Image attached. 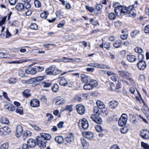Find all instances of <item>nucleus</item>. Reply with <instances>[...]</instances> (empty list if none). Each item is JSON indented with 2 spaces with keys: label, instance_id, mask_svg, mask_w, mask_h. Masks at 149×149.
Masks as SVG:
<instances>
[{
  "label": "nucleus",
  "instance_id": "6e6552de",
  "mask_svg": "<svg viewBox=\"0 0 149 149\" xmlns=\"http://www.w3.org/2000/svg\"><path fill=\"white\" fill-rule=\"evenodd\" d=\"M76 109L77 113L80 115H83L85 113V107L82 104L77 105L76 106Z\"/></svg>",
  "mask_w": 149,
  "mask_h": 149
},
{
  "label": "nucleus",
  "instance_id": "dca6fc26",
  "mask_svg": "<svg viewBox=\"0 0 149 149\" xmlns=\"http://www.w3.org/2000/svg\"><path fill=\"white\" fill-rule=\"evenodd\" d=\"M30 105L33 107H39L40 106V102L39 100L36 99L32 100L30 102Z\"/></svg>",
  "mask_w": 149,
  "mask_h": 149
},
{
  "label": "nucleus",
  "instance_id": "c85d7f7f",
  "mask_svg": "<svg viewBox=\"0 0 149 149\" xmlns=\"http://www.w3.org/2000/svg\"><path fill=\"white\" fill-rule=\"evenodd\" d=\"M96 68H100L102 69H108L110 68V67L109 66H106L105 65L102 64H99L96 63Z\"/></svg>",
  "mask_w": 149,
  "mask_h": 149
},
{
  "label": "nucleus",
  "instance_id": "4be33fe9",
  "mask_svg": "<svg viewBox=\"0 0 149 149\" xmlns=\"http://www.w3.org/2000/svg\"><path fill=\"white\" fill-rule=\"evenodd\" d=\"M122 41L120 40H116L113 44V46L116 48L120 47L122 46Z\"/></svg>",
  "mask_w": 149,
  "mask_h": 149
},
{
  "label": "nucleus",
  "instance_id": "0e129e2a",
  "mask_svg": "<svg viewBox=\"0 0 149 149\" xmlns=\"http://www.w3.org/2000/svg\"><path fill=\"white\" fill-rule=\"evenodd\" d=\"M30 28L31 29L35 30L37 29L38 28L37 25L34 23H33L31 25Z\"/></svg>",
  "mask_w": 149,
  "mask_h": 149
},
{
  "label": "nucleus",
  "instance_id": "e433bc0d",
  "mask_svg": "<svg viewBox=\"0 0 149 149\" xmlns=\"http://www.w3.org/2000/svg\"><path fill=\"white\" fill-rule=\"evenodd\" d=\"M30 125L36 131H41L42 130L41 128L37 125L31 124H30Z\"/></svg>",
  "mask_w": 149,
  "mask_h": 149
},
{
  "label": "nucleus",
  "instance_id": "864d4df0",
  "mask_svg": "<svg viewBox=\"0 0 149 149\" xmlns=\"http://www.w3.org/2000/svg\"><path fill=\"white\" fill-rule=\"evenodd\" d=\"M15 111L16 113H19L20 114H22L23 113V109L21 107H19Z\"/></svg>",
  "mask_w": 149,
  "mask_h": 149
},
{
  "label": "nucleus",
  "instance_id": "bf43d9fd",
  "mask_svg": "<svg viewBox=\"0 0 149 149\" xmlns=\"http://www.w3.org/2000/svg\"><path fill=\"white\" fill-rule=\"evenodd\" d=\"M35 70H36V71H41L44 70V68L43 67L40 66H37L35 67Z\"/></svg>",
  "mask_w": 149,
  "mask_h": 149
},
{
  "label": "nucleus",
  "instance_id": "c756f323",
  "mask_svg": "<svg viewBox=\"0 0 149 149\" xmlns=\"http://www.w3.org/2000/svg\"><path fill=\"white\" fill-rule=\"evenodd\" d=\"M30 92V90H25L23 92V95L25 97L28 98L31 95Z\"/></svg>",
  "mask_w": 149,
  "mask_h": 149
},
{
  "label": "nucleus",
  "instance_id": "9b49d317",
  "mask_svg": "<svg viewBox=\"0 0 149 149\" xmlns=\"http://www.w3.org/2000/svg\"><path fill=\"white\" fill-rule=\"evenodd\" d=\"M119 75L123 78L127 79L130 75L128 72L125 70H120L118 71Z\"/></svg>",
  "mask_w": 149,
  "mask_h": 149
},
{
  "label": "nucleus",
  "instance_id": "f257e3e1",
  "mask_svg": "<svg viewBox=\"0 0 149 149\" xmlns=\"http://www.w3.org/2000/svg\"><path fill=\"white\" fill-rule=\"evenodd\" d=\"M51 138V136L48 134L42 133L36 139V142L40 148H44L46 146L47 140H49Z\"/></svg>",
  "mask_w": 149,
  "mask_h": 149
},
{
  "label": "nucleus",
  "instance_id": "1a4fd4ad",
  "mask_svg": "<svg viewBox=\"0 0 149 149\" xmlns=\"http://www.w3.org/2000/svg\"><path fill=\"white\" fill-rule=\"evenodd\" d=\"M91 115V118L95 123L99 124H101L102 122L101 118L99 116V115Z\"/></svg>",
  "mask_w": 149,
  "mask_h": 149
},
{
  "label": "nucleus",
  "instance_id": "f03ea898",
  "mask_svg": "<svg viewBox=\"0 0 149 149\" xmlns=\"http://www.w3.org/2000/svg\"><path fill=\"white\" fill-rule=\"evenodd\" d=\"M114 3L113 4V6L115 8L114 11L116 15L119 16L122 14H125L126 13L127 10H126L125 6H115Z\"/></svg>",
  "mask_w": 149,
  "mask_h": 149
},
{
  "label": "nucleus",
  "instance_id": "39448f33",
  "mask_svg": "<svg viewBox=\"0 0 149 149\" xmlns=\"http://www.w3.org/2000/svg\"><path fill=\"white\" fill-rule=\"evenodd\" d=\"M127 115L124 113L122 114L118 120V125L120 126H123L125 125L127 122Z\"/></svg>",
  "mask_w": 149,
  "mask_h": 149
},
{
  "label": "nucleus",
  "instance_id": "5701e85b",
  "mask_svg": "<svg viewBox=\"0 0 149 149\" xmlns=\"http://www.w3.org/2000/svg\"><path fill=\"white\" fill-rule=\"evenodd\" d=\"M22 1L24 3L23 4L24 5L25 8L26 9H29L31 7V5L30 3L31 0H22Z\"/></svg>",
  "mask_w": 149,
  "mask_h": 149
},
{
  "label": "nucleus",
  "instance_id": "aec40b11",
  "mask_svg": "<svg viewBox=\"0 0 149 149\" xmlns=\"http://www.w3.org/2000/svg\"><path fill=\"white\" fill-rule=\"evenodd\" d=\"M82 134L84 137L88 139H91L93 136V133L91 132H84Z\"/></svg>",
  "mask_w": 149,
  "mask_h": 149
},
{
  "label": "nucleus",
  "instance_id": "a19ab883",
  "mask_svg": "<svg viewBox=\"0 0 149 149\" xmlns=\"http://www.w3.org/2000/svg\"><path fill=\"white\" fill-rule=\"evenodd\" d=\"M81 143L83 147L86 146L87 145V143L85 139L84 138H81L80 139Z\"/></svg>",
  "mask_w": 149,
  "mask_h": 149
},
{
  "label": "nucleus",
  "instance_id": "ddd939ff",
  "mask_svg": "<svg viewBox=\"0 0 149 149\" xmlns=\"http://www.w3.org/2000/svg\"><path fill=\"white\" fill-rule=\"evenodd\" d=\"M16 136L17 137H19L22 135L23 132L22 126L20 125H17L16 127Z\"/></svg>",
  "mask_w": 149,
  "mask_h": 149
},
{
  "label": "nucleus",
  "instance_id": "4c0bfd02",
  "mask_svg": "<svg viewBox=\"0 0 149 149\" xmlns=\"http://www.w3.org/2000/svg\"><path fill=\"white\" fill-rule=\"evenodd\" d=\"M3 132L9 133L11 131V129L10 128L7 126H5L2 128Z\"/></svg>",
  "mask_w": 149,
  "mask_h": 149
},
{
  "label": "nucleus",
  "instance_id": "6ab92c4d",
  "mask_svg": "<svg viewBox=\"0 0 149 149\" xmlns=\"http://www.w3.org/2000/svg\"><path fill=\"white\" fill-rule=\"evenodd\" d=\"M134 51L136 53H139L138 55V59H143L144 58V56L141 53L142 52V50L141 48H139V47H136L134 49Z\"/></svg>",
  "mask_w": 149,
  "mask_h": 149
},
{
  "label": "nucleus",
  "instance_id": "603ef678",
  "mask_svg": "<svg viewBox=\"0 0 149 149\" xmlns=\"http://www.w3.org/2000/svg\"><path fill=\"white\" fill-rule=\"evenodd\" d=\"M16 79L15 78H11L8 80L10 84H13L16 82Z\"/></svg>",
  "mask_w": 149,
  "mask_h": 149
},
{
  "label": "nucleus",
  "instance_id": "c03bdc74",
  "mask_svg": "<svg viewBox=\"0 0 149 149\" xmlns=\"http://www.w3.org/2000/svg\"><path fill=\"white\" fill-rule=\"evenodd\" d=\"M34 3L36 7L38 8L41 7V4L40 2L38 0H35Z\"/></svg>",
  "mask_w": 149,
  "mask_h": 149
},
{
  "label": "nucleus",
  "instance_id": "393cba45",
  "mask_svg": "<svg viewBox=\"0 0 149 149\" xmlns=\"http://www.w3.org/2000/svg\"><path fill=\"white\" fill-rule=\"evenodd\" d=\"M142 101L143 104L142 111L144 114H148L149 113V109L148 107L146 105L143 99H142Z\"/></svg>",
  "mask_w": 149,
  "mask_h": 149
},
{
  "label": "nucleus",
  "instance_id": "7ed1b4c3",
  "mask_svg": "<svg viewBox=\"0 0 149 149\" xmlns=\"http://www.w3.org/2000/svg\"><path fill=\"white\" fill-rule=\"evenodd\" d=\"M78 125L79 128L81 129L86 130L89 127L88 122L85 118L80 119L78 123Z\"/></svg>",
  "mask_w": 149,
  "mask_h": 149
},
{
  "label": "nucleus",
  "instance_id": "6e6d98bb",
  "mask_svg": "<svg viewBox=\"0 0 149 149\" xmlns=\"http://www.w3.org/2000/svg\"><path fill=\"white\" fill-rule=\"evenodd\" d=\"M111 45V43L109 42H105L104 44V47L107 50H109Z\"/></svg>",
  "mask_w": 149,
  "mask_h": 149
},
{
  "label": "nucleus",
  "instance_id": "3c124183",
  "mask_svg": "<svg viewBox=\"0 0 149 149\" xmlns=\"http://www.w3.org/2000/svg\"><path fill=\"white\" fill-rule=\"evenodd\" d=\"M44 78L45 77L44 76H38L35 77L36 82L42 80L44 79Z\"/></svg>",
  "mask_w": 149,
  "mask_h": 149
},
{
  "label": "nucleus",
  "instance_id": "8fccbe9b",
  "mask_svg": "<svg viewBox=\"0 0 149 149\" xmlns=\"http://www.w3.org/2000/svg\"><path fill=\"white\" fill-rule=\"evenodd\" d=\"M127 12L128 13L130 17L132 16L134 17L136 16V13H134L133 10L126 12Z\"/></svg>",
  "mask_w": 149,
  "mask_h": 149
},
{
  "label": "nucleus",
  "instance_id": "b1692460",
  "mask_svg": "<svg viewBox=\"0 0 149 149\" xmlns=\"http://www.w3.org/2000/svg\"><path fill=\"white\" fill-rule=\"evenodd\" d=\"M129 118L130 121L133 124H136L137 123V121L135 116L132 114H129Z\"/></svg>",
  "mask_w": 149,
  "mask_h": 149
},
{
  "label": "nucleus",
  "instance_id": "e2e57ef3",
  "mask_svg": "<svg viewBox=\"0 0 149 149\" xmlns=\"http://www.w3.org/2000/svg\"><path fill=\"white\" fill-rule=\"evenodd\" d=\"M67 59H68L65 57H63L62 58L59 59V62H70L69 60H68Z\"/></svg>",
  "mask_w": 149,
  "mask_h": 149
},
{
  "label": "nucleus",
  "instance_id": "09e8293b",
  "mask_svg": "<svg viewBox=\"0 0 149 149\" xmlns=\"http://www.w3.org/2000/svg\"><path fill=\"white\" fill-rule=\"evenodd\" d=\"M109 18L111 20H114V19L116 17V16L113 13H110L109 15Z\"/></svg>",
  "mask_w": 149,
  "mask_h": 149
},
{
  "label": "nucleus",
  "instance_id": "20e7f679",
  "mask_svg": "<svg viewBox=\"0 0 149 149\" xmlns=\"http://www.w3.org/2000/svg\"><path fill=\"white\" fill-rule=\"evenodd\" d=\"M97 85V82L94 80L86 83V84L84 85L83 88L85 90H90L92 89L94 87L96 86Z\"/></svg>",
  "mask_w": 149,
  "mask_h": 149
},
{
  "label": "nucleus",
  "instance_id": "bb28decb",
  "mask_svg": "<svg viewBox=\"0 0 149 149\" xmlns=\"http://www.w3.org/2000/svg\"><path fill=\"white\" fill-rule=\"evenodd\" d=\"M55 141L61 144L63 143L64 139L62 136H56L54 138Z\"/></svg>",
  "mask_w": 149,
  "mask_h": 149
},
{
  "label": "nucleus",
  "instance_id": "052dcab7",
  "mask_svg": "<svg viewBox=\"0 0 149 149\" xmlns=\"http://www.w3.org/2000/svg\"><path fill=\"white\" fill-rule=\"evenodd\" d=\"M90 22L93 25L95 26L97 25L98 24V22L97 21H94V19L93 18L90 19Z\"/></svg>",
  "mask_w": 149,
  "mask_h": 149
},
{
  "label": "nucleus",
  "instance_id": "412c9836",
  "mask_svg": "<svg viewBox=\"0 0 149 149\" xmlns=\"http://www.w3.org/2000/svg\"><path fill=\"white\" fill-rule=\"evenodd\" d=\"M59 83L61 86H67L68 81L65 78H60L58 80Z\"/></svg>",
  "mask_w": 149,
  "mask_h": 149
},
{
  "label": "nucleus",
  "instance_id": "f8f14e48",
  "mask_svg": "<svg viewBox=\"0 0 149 149\" xmlns=\"http://www.w3.org/2000/svg\"><path fill=\"white\" fill-rule=\"evenodd\" d=\"M25 72L26 74L33 75L36 73V70H35V68L30 66L26 68Z\"/></svg>",
  "mask_w": 149,
  "mask_h": 149
},
{
  "label": "nucleus",
  "instance_id": "2eb2a0df",
  "mask_svg": "<svg viewBox=\"0 0 149 149\" xmlns=\"http://www.w3.org/2000/svg\"><path fill=\"white\" fill-rule=\"evenodd\" d=\"M27 144L29 148H33L36 145V141L33 139H29L27 140Z\"/></svg>",
  "mask_w": 149,
  "mask_h": 149
},
{
  "label": "nucleus",
  "instance_id": "774afa93",
  "mask_svg": "<svg viewBox=\"0 0 149 149\" xmlns=\"http://www.w3.org/2000/svg\"><path fill=\"white\" fill-rule=\"evenodd\" d=\"M144 31L146 33H149V25H148L145 27Z\"/></svg>",
  "mask_w": 149,
  "mask_h": 149
},
{
  "label": "nucleus",
  "instance_id": "f704fd0d",
  "mask_svg": "<svg viewBox=\"0 0 149 149\" xmlns=\"http://www.w3.org/2000/svg\"><path fill=\"white\" fill-rule=\"evenodd\" d=\"M65 102L64 99L63 98L59 99L56 102L55 104L56 105L58 106Z\"/></svg>",
  "mask_w": 149,
  "mask_h": 149
},
{
  "label": "nucleus",
  "instance_id": "72a5a7b5",
  "mask_svg": "<svg viewBox=\"0 0 149 149\" xmlns=\"http://www.w3.org/2000/svg\"><path fill=\"white\" fill-rule=\"evenodd\" d=\"M58 87L57 84H54L52 86L51 89L54 92H56L58 90Z\"/></svg>",
  "mask_w": 149,
  "mask_h": 149
},
{
  "label": "nucleus",
  "instance_id": "37998d69",
  "mask_svg": "<svg viewBox=\"0 0 149 149\" xmlns=\"http://www.w3.org/2000/svg\"><path fill=\"white\" fill-rule=\"evenodd\" d=\"M96 131L98 132H102L103 130V128L101 126L97 125L95 127Z\"/></svg>",
  "mask_w": 149,
  "mask_h": 149
},
{
  "label": "nucleus",
  "instance_id": "4d7b16f0",
  "mask_svg": "<svg viewBox=\"0 0 149 149\" xmlns=\"http://www.w3.org/2000/svg\"><path fill=\"white\" fill-rule=\"evenodd\" d=\"M8 144L7 143L3 144L1 147L0 149H8Z\"/></svg>",
  "mask_w": 149,
  "mask_h": 149
},
{
  "label": "nucleus",
  "instance_id": "423d86ee",
  "mask_svg": "<svg viewBox=\"0 0 149 149\" xmlns=\"http://www.w3.org/2000/svg\"><path fill=\"white\" fill-rule=\"evenodd\" d=\"M141 137L143 139H149V131L147 130H142L140 132Z\"/></svg>",
  "mask_w": 149,
  "mask_h": 149
},
{
  "label": "nucleus",
  "instance_id": "de8ad7c7",
  "mask_svg": "<svg viewBox=\"0 0 149 149\" xmlns=\"http://www.w3.org/2000/svg\"><path fill=\"white\" fill-rule=\"evenodd\" d=\"M48 13L47 11H44V12L41 13L40 15V17L42 18H46L47 16Z\"/></svg>",
  "mask_w": 149,
  "mask_h": 149
},
{
  "label": "nucleus",
  "instance_id": "49530a36",
  "mask_svg": "<svg viewBox=\"0 0 149 149\" xmlns=\"http://www.w3.org/2000/svg\"><path fill=\"white\" fill-rule=\"evenodd\" d=\"M139 32V31L137 30H134L131 33V36L132 38H134L135 36L137 34H138Z\"/></svg>",
  "mask_w": 149,
  "mask_h": 149
},
{
  "label": "nucleus",
  "instance_id": "a211bd4d",
  "mask_svg": "<svg viewBox=\"0 0 149 149\" xmlns=\"http://www.w3.org/2000/svg\"><path fill=\"white\" fill-rule=\"evenodd\" d=\"M4 106L6 109L11 111H14L15 109L14 106L8 102L6 103Z\"/></svg>",
  "mask_w": 149,
  "mask_h": 149
},
{
  "label": "nucleus",
  "instance_id": "a18cd8bd",
  "mask_svg": "<svg viewBox=\"0 0 149 149\" xmlns=\"http://www.w3.org/2000/svg\"><path fill=\"white\" fill-rule=\"evenodd\" d=\"M53 69H54L53 71V73H52V75H56L58 74L59 73L60 71L57 68H55L54 66Z\"/></svg>",
  "mask_w": 149,
  "mask_h": 149
},
{
  "label": "nucleus",
  "instance_id": "9d476101",
  "mask_svg": "<svg viewBox=\"0 0 149 149\" xmlns=\"http://www.w3.org/2000/svg\"><path fill=\"white\" fill-rule=\"evenodd\" d=\"M65 139L68 143L70 144L74 140V136L73 133H68L65 137Z\"/></svg>",
  "mask_w": 149,
  "mask_h": 149
},
{
  "label": "nucleus",
  "instance_id": "c9c22d12",
  "mask_svg": "<svg viewBox=\"0 0 149 149\" xmlns=\"http://www.w3.org/2000/svg\"><path fill=\"white\" fill-rule=\"evenodd\" d=\"M98 107L95 106L93 108V112L94 114L93 115H100V113L99 111Z\"/></svg>",
  "mask_w": 149,
  "mask_h": 149
},
{
  "label": "nucleus",
  "instance_id": "0eeeda50",
  "mask_svg": "<svg viewBox=\"0 0 149 149\" xmlns=\"http://www.w3.org/2000/svg\"><path fill=\"white\" fill-rule=\"evenodd\" d=\"M140 60L137 63L136 66L139 70H143L145 68L146 66V64L145 61L142 59Z\"/></svg>",
  "mask_w": 149,
  "mask_h": 149
},
{
  "label": "nucleus",
  "instance_id": "79ce46f5",
  "mask_svg": "<svg viewBox=\"0 0 149 149\" xmlns=\"http://www.w3.org/2000/svg\"><path fill=\"white\" fill-rule=\"evenodd\" d=\"M34 82H36L35 77L31 78L26 81V83L28 84H31Z\"/></svg>",
  "mask_w": 149,
  "mask_h": 149
},
{
  "label": "nucleus",
  "instance_id": "f3484780",
  "mask_svg": "<svg viewBox=\"0 0 149 149\" xmlns=\"http://www.w3.org/2000/svg\"><path fill=\"white\" fill-rule=\"evenodd\" d=\"M81 78L82 81L85 83H87L92 81L91 79L87 75L84 74L81 75Z\"/></svg>",
  "mask_w": 149,
  "mask_h": 149
},
{
  "label": "nucleus",
  "instance_id": "5fc2aeb1",
  "mask_svg": "<svg viewBox=\"0 0 149 149\" xmlns=\"http://www.w3.org/2000/svg\"><path fill=\"white\" fill-rule=\"evenodd\" d=\"M73 106L72 105H68L65 107V110H66L69 111V112H71L72 111L73 109L72 107Z\"/></svg>",
  "mask_w": 149,
  "mask_h": 149
},
{
  "label": "nucleus",
  "instance_id": "cd10ccee",
  "mask_svg": "<svg viewBox=\"0 0 149 149\" xmlns=\"http://www.w3.org/2000/svg\"><path fill=\"white\" fill-rule=\"evenodd\" d=\"M138 3L137 1H135L134 2V4L131 6H129L127 8H126V10H127V12L130 11L131 10H132L134 8H136L137 7L138 5Z\"/></svg>",
  "mask_w": 149,
  "mask_h": 149
},
{
  "label": "nucleus",
  "instance_id": "58836bf2",
  "mask_svg": "<svg viewBox=\"0 0 149 149\" xmlns=\"http://www.w3.org/2000/svg\"><path fill=\"white\" fill-rule=\"evenodd\" d=\"M1 122L3 124H8L9 123V121L7 118L3 117L1 120Z\"/></svg>",
  "mask_w": 149,
  "mask_h": 149
},
{
  "label": "nucleus",
  "instance_id": "7c9ffc66",
  "mask_svg": "<svg viewBox=\"0 0 149 149\" xmlns=\"http://www.w3.org/2000/svg\"><path fill=\"white\" fill-rule=\"evenodd\" d=\"M96 104L97 105V107H98L100 109L104 108L105 107V105L100 100H98L96 102Z\"/></svg>",
  "mask_w": 149,
  "mask_h": 149
},
{
  "label": "nucleus",
  "instance_id": "69168bd1",
  "mask_svg": "<svg viewBox=\"0 0 149 149\" xmlns=\"http://www.w3.org/2000/svg\"><path fill=\"white\" fill-rule=\"evenodd\" d=\"M7 16H6L2 18L1 20L0 21V25H2L6 21Z\"/></svg>",
  "mask_w": 149,
  "mask_h": 149
},
{
  "label": "nucleus",
  "instance_id": "680f3d73",
  "mask_svg": "<svg viewBox=\"0 0 149 149\" xmlns=\"http://www.w3.org/2000/svg\"><path fill=\"white\" fill-rule=\"evenodd\" d=\"M118 76L114 74L111 77V79L113 81H116L117 80Z\"/></svg>",
  "mask_w": 149,
  "mask_h": 149
},
{
  "label": "nucleus",
  "instance_id": "473e14b6",
  "mask_svg": "<svg viewBox=\"0 0 149 149\" xmlns=\"http://www.w3.org/2000/svg\"><path fill=\"white\" fill-rule=\"evenodd\" d=\"M127 58L128 60L131 62L135 61L136 59V57L133 55H128L127 56Z\"/></svg>",
  "mask_w": 149,
  "mask_h": 149
},
{
  "label": "nucleus",
  "instance_id": "a878e982",
  "mask_svg": "<svg viewBox=\"0 0 149 149\" xmlns=\"http://www.w3.org/2000/svg\"><path fill=\"white\" fill-rule=\"evenodd\" d=\"M24 8V5L21 3H18L15 7V9L19 11H22Z\"/></svg>",
  "mask_w": 149,
  "mask_h": 149
},
{
  "label": "nucleus",
  "instance_id": "338daca9",
  "mask_svg": "<svg viewBox=\"0 0 149 149\" xmlns=\"http://www.w3.org/2000/svg\"><path fill=\"white\" fill-rule=\"evenodd\" d=\"M85 7L86 9L88 10L89 12L92 13L94 10V8L92 7H89L87 6H86Z\"/></svg>",
  "mask_w": 149,
  "mask_h": 149
},
{
  "label": "nucleus",
  "instance_id": "ea45409f",
  "mask_svg": "<svg viewBox=\"0 0 149 149\" xmlns=\"http://www.w3.org/2000/svg\"><path fill=\"white\" fill-rule=\"evenodd\" d=\"M141 146L144 149H149V146L147 143L141 142Z\"/></svg>",
  "mask_w": 149,
  "mask_h": 149
},
{
  "label": "nucleus",
  "instance_id": "4468645a",
  "mask_svg": "<svg viewBox=\"0 0 149 149\" xmlns=\"http://www.w3.org/2000/svg\"><path fill=\"white\" fill-rule=\"evenodd\" d=\"M118 104V102L114 100L111 101L109 103V107L112 109H114L116 108Z\"/></svg>",
  "mask_w": 149,
  "mask_h": 149
},
{
  "label": "nucleus",
  "instance_id": "13d9d810",
  "mask_svg": "<svg viewBox=\"0 0 149 149\" xmlns=\"http://www.w3.org/2000/svg\"><path fill=\"white\" fill-rule=\"evenodd\" d=\"M128 130L127 127H124L120 129V132L122 133L125 134L127 132Z\"/></svg>",
  "mask_w": 149,
  "mask_h": 149
},
{
  "label": "nucleus",
  "instance_id": "2f4dec72",
  "mask_svg": "<svg viewBox=\"0 0 149 149\" xmlns=\"http://www.w3.org/2000/svg\"><path fill=\"white\" fill-rule=\"evenodd\" d=\"M54 66H51L47 68L45 70V72L47 74L52 75L53 70Z\"/></svg>",
  "mask_w": 149,
  "mask_h": 149
}]
</instances>
